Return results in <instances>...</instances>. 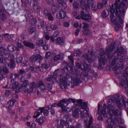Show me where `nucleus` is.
Wrapping results in <instances>:
<instances>
[{
	"instance_id": "f257e3e1",
	"label": "nucleus",
	"mask_w": 128,
	"mask_h": 128,
	"mask_svg": "<svg viewBox=\"0 0 128 128\" xmlns=\"http://www.w3.org/2000/svg\"><path fill=\"white\" fill-rule=\"evenodd\" d=\"M124 97L120 95H118L117 98L113 97L107 101L108 106L107 107L105 104H103V108L104 110H102L103 115L105 116L108 118L106 120L108 124V128H113L112 126L116 124L114 120L112 118L113 116H118V113L120 114V112L116 108V106L118 108L120 106H125Z\"/></svg>"
},
{
	"instance_id": "f03ea898",
	"label": "nucleus",
	"mask_w": 128,
	"mask_h": 128,
	"mask_svg": "<svg viewBox=\"0 0 128 128\" xmlns=\"http://www.w3.org/2000/svg\"><path fill=\"white\" fill-rule=\"evenodd\" d=\"M127 3L126 0H118L116 1L115 3L111 6L110 5L108 6L107 10H104L102 12V16L103 18H106L110 13V17L112 23L116 25L115 28L117 30L120 27L118 22L117 19L121 24L123 23V20L121 17L124 16L125 12V4Z\"/></svg>"
},
{
	"instance_id": "7ed1b4c3",
	"label": "nucleus",
	"mask_w": 128,
	"mask_h": 128,
	"mask_svg": "<svg viewBox=\"0 0 128 128\" xmlns=\"http://www.w3.org/2000/svg\"><path fill=\"white\" fill-rule=\"evenodd\" d=\"M78 0L80 4V7L82 10L80 13L82 18L83 20L87 21L88 20V4H86L85 0Z\"/></svg>"
},
{
	"instance_id": "20e7f679",
	"label": "nucleus",
	"mask_w": 128,
	"mask_h": 128,
	"mask_svg": "<svg viewBox=\"0 0 128 128\" xmlns=\"http://www.w3.org/2000/svg\"><path fill=\"white\" fill-rule=\"evenodd\" d=\"M72 79L71 82H70L69 85L71 88H74L75 86H77L81 82L80 76L78 72H76Z\"/></svg>"
},
{
	"instance_id": "39448f33",
	"label": "nucleus",
	"mask_w": 128,
	"mask_h": 128,
	"mask_svg": "<svg viewBox=\"0 0 128 128\" xmlns=\"http://www.w3.org/2000/svg\"><path fill=\"white\" fill-rule=\"evenodd\" d=\"M96 6V4L92 0H88V8L91 7L92 9L94 11H96L98 9H100L103 8L104 4L100 2H98Z\"/></svg>"
},
{
	"instance_id": "423d86ee",
	"label": "nucleus",
	"mask_w": 128,
	"mask_h": 128,
	"mask_svg": "<svg viewBox=\"0 0 128 128\" xmlns=\"http://www.w3.org/2000/svg\"><path fill=\"white\" fill-rule=\"evenodd\" d=\"M70 102L68 99H63L61 100L59 102V105L62 109V112L65 113L66 112V106Z\"/></svg>"
},
{
	"instance_id": "0eeeda50",
	"label": "nucleus",
	"mask_w": 128,
	"mask_h": 128,
	"mask_svg": "<svg viewBox=\"0 0 128 128\" xmlns=\"http://www.w3.org/2000/svg\"><path fill=\"white\" fill-rule=\"evenodd\" d=\"M123 48L122 47L118 48L116 51V53H117V56L113 59L111 64L112 66L115 65V64L117 62L118 58L120 57V56L123 53Z\"/></svg>"
},
{
	"instance_id": "6e6552de",
	"label": "nucleus",
	"mask_w": 128,
	"mask_h": 128,
	"mask_svg": "<svg viewBox=\"0 0 128 128\" xmlns=\"http://www.w3.org/2000/svg\"><path fill=\"white\" fill-rule=\"evenodd\" d=\"M58 77L61 82L60 87L62 89L64 90L66 89L67 86V82L66 78L64 76L61 74H60Z\"/></svg>"
},
{
	"instance_id": "1a4fd4ad",
	"label": "nucleus",
	"mask_w": 128,
	"mask_h": 128,
	"mask_svg": "<svg viewBox=\"0 0 128 128\" xmlns=\"http://www.w3.org/2000/svg\"><path fill=\"white\" fill-rule=\"evenodd\" d=\"M48 110V109L44 110V108H39L37 110L38 111L34 113L33 117L34 118H37L42 114L43 111L44 115L45 116L49 114Z\"/></svg>"
},
{
	"instance_id": "9d476101",
	"label": "nucleus",
	"mask_w": 128,
	"mask_h": 128,
	"mask_svg": "<svg viewBox=\"0 0 128 128\" xmlns=\"http://www.w3.org/2000/svg\"><path fill=\"white\" fill-rule=\"evenodd\" d=\"M114 48V44H112L110 46V47H108L106 49V54H108L107 59L109 60H110L114 56V54L111 53V52L113 50Z\"/></svg>"
},
{
	"instance_id": "9b49d317",
	"label": "nucleus",
	"mask_w": 128,
	"mask_h": 128,
	"mask_svg": "<svg viewBox=\"0 0 128 128\" xmlns=\"http://www.w3.org/2000/svg\"><path fill=\"white\" fill-rule=\"evenodd\" d=\"M100 55L98 56V57L99 58V61L100 62H102L103 65L105 64L106 61L104 55V50L102 48L100 49Z\"/></svg>"
},
{
	"instance_id": "f8f14e48",
	"label": "nucleus",
	"mask_w": 128,
	"mask_h": 128,
	"mask_svg": "<svg viewBox=\"0 0 128 128\" xmlns=\"http://www.w3.org/2000/svg\"><path fill=\"white\" fill-rule=\"evenodd\" d=\"M118 58V60L117 63H116L115 64L117 65L118 64H119L118 66H119L120 68H122L124 66V64L123 63L124 61H126L128 59V57L126 56H124L120 58Z\"/></svg>"
},
{
	"instance_id": "ddd939ff",
	"label": "nucleus",
	"mask_w": 128,
	"mask_h": 128,
	"mask_svg": "<svg viewBox=\"0 0 128 128\" xmlns=\"http://www.w3.org/2000/svg\"><path fill=\"white\" fill-rule=\"evenodd\" d=\"M30 6H32L34 10L37 12L40 13V12H42V9L38 6V2H30Z\"/></svg>"
},
{
	"instance_id": "4468645a",
	"label": "nucleus",
	"mask_w": 128,
	"mask_h": 128,
	"mask_svg": "<svg viewBox=\"0 0 128 128\" xmlns=\"http://www.w3.org/2000/svg\"><path fill=\"white\" fill-rule=\"evenodd\" d=\"M43 59V58L39 54H37L36 55H33L31 56L30 58V60L32 62H40L39 60H41Z\"/></svg>"
},
{
	"instance_id": "2eb2a0df",
	"label": "nucleus",
	"mask_w": 128,
	"mask_h": 128,
	"mask_svg": "<svg viewBox=\"0 0 128 128\" xmlns=\"http://www.w3.org/2000/svg\"><path fill=\"white\" fill-rule=\"evenodd\" d=\"M11 57V55L9 52L6 53L4 54V56L0 57V62L3 64H5L6 62V60L4 59V58L7 60H9Z\"/></svg>"
},
{
	"instance_id": "dca6fc26",
	"label": "nucleus",
	"mask_w": 128,
	"mask_h": 128,
	"mask_svg": "<svg viewBox=\"0 0 128 128\" xmlns=\"http://www.w3.org/2000/svg\"><path fill=\"white\" fill-rule=\"evenodd\" d=\"M37 86L42 92H44L46 91L47 89L46 86L42 80H40L38 82Z\"/></svg>"
},
{
	"instance_id": "f3484780",
	"label": "nucleus",
	"mask_w": 128,
	"mask_h": 128,
	"mask_svg": "<svg viewBox=\"0 0 128 128\" xmlns=\"http://www.w3.org/2000/svg\"><path fill=\"white\" fill-rule=\"evenodd\" d=\"M0 21L2 22L5 21L7 18L6 11L3 9L0 8Z\"/></svg>"
},
{
	"instance_id": "a211bd4d",
	"label": "nucleus",
	"mask_w": 128,
	"mask_h": 128,
	"mask_svg": "<svg viewBox=\"0 0 128 128\" xmlns=\"http://www.w3.org/2000/svg\"><path fill=\"white\" fill-rule=\"evenodd\" d=\"M66 13L63 11L58 12L56 14V16L58 18L62 19L64 18L66 16Z\"/></svg>"
},
{
	"instance_id": "6ab92c4d",
	"label": "nucleus",
	"mask_w": 128,
	"mask_h": 128,
	"mask_svg": "<svg viewBox=\"0 0 128 128\" xmlns=\"http://www.w3.org/2000/svg\"><path fill=\"white\" fill-rule=\"evenodd\" d=\"M46 81L50 82V83L52 84L54 81H56V79L53 75H49L48 78H45Z\"/></svg>"
},
{
	"instance_id": "aec40b11",
	"label": "nucleus",
	"mask_w": 128,
	"mask_h": 128,
	"mask_svg": "<svg viewBox=\"0 0 128 128\" xmlns=\"http://www.w3.org/2000/svg\"><path fill=\"white\" fill-rule=\"evenodd\" d=\"M58 4L61 5L62 8L63 9H65L67 7L66 3L65 0H57Z\"/></svg>"
},
{
	"instance_id": "412c9836",
	"label": "nucleus",
	"mask_w": 128,
	"mask_h": 128,
	"mask_svg": "<svg viewBox=\"0 0 128 128\" xmlns=\"http://www.w3.org/2000/svg\"><path fill=\"white\" fill-rule=\"evenodd\" d=\"M81 108L84 110L83 112L87 115H88V111L87 110V104L86 102H83L82 104Z\"/></svg>"
},
{
	"instance_id": "4be33fe9",
	"label": "nucleus",
	"mask_w": 128,
	"mask_h": 128,
	"mask_svg": "<svg viewBox=\"0 0 128 128\" xmlns=\"http://www.w3.org/2000/svg\"><path fill=\"white\" fill-rule=\"evenodd\" d=\"M124 78L122 80L121 82H124V83L123 82V84H127V83L128 81L126 82V81L127 80V76H128V71H127L126 72H125L123 73L122 74Z\"/></svg>"
},
{
	"instance_id": "5701e85b",
	"label": "nucleus",
	"mask_w": 128,
	"mask_h": 128,
	"mask_svg": "<svg viewBox=\"0 0 128 128\" xmlns=\"http://www.w3.org/2000/svg\"><path fill=\"white\" fill-rule=\"evenodd\" d=\"M69 122H66L65 120H62L60 121V125L64 128H67L69 126Z\"/></svg>"
},
{
	"instance_id": "b1692460",
	"label": "nucleus",
	"mask_w": 128,
	"mask_h": 128,
	"mask_svg": "<svg viewBox=\"0 0 128 128\" xmlns=\"http://www.w3.org/2000/svg\"><path fill=\"white\" fill-rule=\"evenodd\" d=\"M23 44L25 46L31 48H34V46L33 43L32 42L24 41V42Z\"/></svg>"
},
{
	"instance_id": "393cba45",
	"label": "nucleus",
	"mask_w": 128,
	"mask_h": 128,
	"mask_svg": "<svg viewBox=\"0 0 128 128\" xmlns=\"http://www.w3.org/2000/svg\"><path fill=\"white\" fill-rule=\"evenodd\" d=\"M36 120L38 124L40 125L42 124L46 120V118L45 117H42Z\"/></svg>"
},
{
	"instance_id": "a878e982",
	"label": "nucleus",
	"mask_w": 128,
	"mask_h": 128,
	"mask_svg": "<svg viewBox=\"0 0 128 128\" xmlns=\"http://www.w3.org/2000/svg\"><path fill=\"white\" fill-rule=\"evenodd\" d=\"M123 82H120V84L121 86L124 87L125 88L126 94L128 96V81L127 83V84H124ZM123 82L124 83V82Z\"/></svg>"
},
{
	"instance_id": "bb28decb",
	"label": "nucleus",
	"mask_w": 128,
	"mask_h": 128,
	"mask_svg": "<svg viewBox=\"0 0 128 128\" xmlns=\"http://www.w3.org/2000/svg\"><path fill=\"white\" fill-rule=\"evenodd\" d=\"M57 43L60 45H62L64 44V40L62 38H58L56 40Z\"/></svg>"
},
{
	"instance_id": "cd10ccee",
	"label": "nucleus",
	"mask_w": 128,
	"mask_h": 128,
	"mask_svg": "<svg viewBox=\"0 0 128 128\" xmlns=\"http://www.w3.org/2000/svg\"><path fill=\"white\" fill-rule=\"evenodd\" d=\"M6 50L4 48L0 47V56H2V57L4 56V54L6 53Z\"/></svg>"
},
{
	"instance_id": "c85d7f7f",
	"label": "nucleus",
	"mask_w": 128,
	"mask_h": 128,
	"mask_svg": "<svg viewBox=\"0 0 128 128\" xmlns=\"http://www.w3.org/2000/svg\"><path fill=\"white\" fill-rule=\"evenodd\" d=\"M58 8L57 5L56 4H52L51 8V10L53 13H54L57 12L58 10Z\"/></svg>"
},
{
	"instance_id": "c756f323",
	"label": "nucleus",
	"mask_w": 128,
	"mask_h": 128,
	"mask_svg": "<svg viewBox=\"0 0 128 128\" xmlns=\"http://www.w3.org/2000/svg\"><path fill=\"white\" fill-rule=\"evenodd\" d=\"M18 82H14L11 85L10 87L11 88L13 89H15L17 88H21L22 87V86H21L20 87H19L18 86Z\"/></svg>"
},
{
	"instance_id": "7c9ffc66",
	"label": "nucleus",
	"mask_w": 128,
	"mask_h": 128,
	"mask_svg": "<svg viewBox=\"0 0 128 128\" xmlns=\"http://www.w3.org/2000/svg\"><path fill=\"white\" fill-rule=\"evenodd\" d=\"M16 102V101L14 99L10 100L8 102V105L10 106L8 107V108L10 110V107H12L13 106L14 104V102Z\"/></svg>"
},
{
	"instance_id": "2f4dec72",
	"label": "nucleus",
	"mask_w": 128,
	"mask_h": 128,
	"mask_svg": "<svg viewBox=\"0 0 128 128\" xmlns=\"http://www.w3.org/2000/svg\"><path fill=\"white\" fill-rule=\"evenodd\" d=\"M70 114H69L68 115H65L64 117V118L65 119H66V122H72V120L70 118Z\"/></svg>"
},
{
	"instance_id": "473e14b6",
	"label": "nucleus",
	"mask_w": 128,
	"mask_h": 128,
	"mask_svg": "<svg viewBox=\"0 0 128 128\" xmlns=\"http://www.w3.org/2000/svg\"><path fill=\"white\" fill-rule=\"evenodd\" d=\"M62 58H63L62 56V55L61 54H59L54 56V60L55 61H57Z\"/></svg>"
},
{
	"instance_id": "72a5a7b5",
	"label": "nucleus",
	"mask_w": 128,
	"mask_h": 128,
	"mask_svg": "<svg viewBox=\"0 0 128 128\" xmlns=\"http://www.w3.org/2000/svg\"><path fill=\"white\" fill-rule=\"evenodd\" d=\"M73 6L74 9L76 10H78L80 8L79 4L76 2H74L73 4Z\"/></svg>"
},
{
	"instance_id": "f704fd0d",
	"label": "nucleus",
	"mask_w": 128,
	"mask_h": 128,
	"mask_svg": "<svg viewBox=\"0 0 128 128\" xmlns=\"http://www.w3.org/2000/svg\"><path fill=\"white\" fill-rule=\"evenodd\" d=\"M72 115L74 118H78L79 116V114L78 110H76L72 112Z\"/></svg>"
},
{
	"instance_id": "c9c22d12",
	"label": "nucleus",
	"mask_w": 128,
	"mask_h": 128,
	"mask_svg": "<svg viewBox=\"0 0 128 128\" xmlns=\"http://www.w3.org/2000/svg\"><path fill=\"white\" fill-rule=\"evenodd\" d=\"M15 47L12 44H10L8 46V50L10 52H13L14 50Z\"/></svg>"
},
{
	"instance_id": "e433bc0d",
	"label": "nucleus",
	"mask_w": 128,
	"mask_h": 128,
	"mask_svg": "<svg viewBox=\"0 0 128 128\" xmlns=\"http://www.w3.org/2000/svg\"><path fill=\"white\" fill-rule=\"evenodd\" d=\"M42 68L45 69H47L49 67L50 65L49 62H46L42 64Z\"/></svg>"
},
{
	"instance_id": "4c0bfd02",
	"label": "nucleus",
	"mask_w": 128,
	"mask_h": 128,
	"mask_svg": "<svg viewBox=\"0 0 128 128\" xmlns=\"http://www.w3.org/2000/svg\"><path fill=\"white\" fill-rule=\"evenodd\" d=\"M3 35L6 38H7L10 41L12 40V36L11 35H9L8 33L4 34Z\"/></svg>"
},
{
	"instance_id": "58836bf2",
	"label": "nucleus",
	"mask_w": 128,
	"mask_h": 128,
	"mask_svg": "<svg viewBox=\"0 0 128 128\" xmlns=\"http://www.w3.org/2000/svg\"><path fill=\"white\" fill-rule=\"evenodd\" d=\"M18 74H19L20 76H25L26 74V72L22 69L18 71Z\"/></svg>"
},
{
	"instance_id": "ea45409f",
	"label": "nucleus",
	"mask_w": 128,
	"mask_h": 128,
	"mask_svg": "<svg viewBox=\"0 0 128 128\" xmlns=\"http://www.w3.org/2000/svg\"><path fill=\"white\" fill-rule=\"evenodd\" d=\"M28 30L30 32H35L36 31V27L34 26H30L28 28Z\"/></svg>"
},
{
	"instance_id": "a19ab883",
	"label": "nucleus",
	"mask_w": 128,
	"mask_h": 128,
	"mask_svg": "<svg viewBox=\"0 0 128 128\" xmlns=\"http://www.w3.org/2000/svg\"><path fill=\"white\" fill-rule=\"evenodd\" d=\"M36 44L37 45L39 46H40V45H43V41L42 40H38L36 41Z\"/></svg>"
},
{
	"instance_id": "79ce46f5",
	"label": "nucleus",
	"mask_w": 128,
	"mask_h": 128,
	"mask_svg": "<svg viewBox=\"0 0 128 128\" xmlns=\"http://www.w3.org/2000/svg\"><path fill=\"white\" fill-rule=\"evenodd\" d=\"M115 119L118 122L121 124H123L124 122V120L120 118H115Z\"/></svg>"
},
{
	"instance_id": "37998d69",
	"label": "nucleus",
	"mask_w": 128,
	"mask_h": 128,
	"mask_svg": "<svg viewBox=\"0 0 128 128\" xmlns=\"http://www.w3.org/2000/svg\"><path fill=\"white\" fill-rule=\"evenodd\" d=\"M17 45L18 46H17L15 48L16 49L17 51H19L20 49L23 47V46L21 44H20L19 42L17 43Z\"/></svg>"
},
{
	"instance_id": "c03bdc74",
	"label": "nucleus",
	"mask_w": 128,
	"mask_h": 128,
	"mask_svg": "<svg viewBox=\"0 0 128 128\" xmlns=\"http://www.w3.org/2000/svg\"><path fill=\"white\" fill-rule=\"evenodd\" d=\"M30 20L29 22H30L32 25H34V26L37 23V21L36 20L33 18Z\"/></svg>"
},
{
	"instance_id": "a18cd8bd",
	"label": "nucleus",
	"mask_w": 128,
	"mask_h": 128,
	"mask_svg": "<svg viewBox=\"0 0 128 128\" xmlns=\"http://www.w3.org/2000/svg\"><path fill=\"white\" fill-rule=\"evenodd\" d=\"M50 13L48 12V11L46 9H44L43 11L44 16L46 17L48 16Z\"/></svg>"
},
{
	"instance_id": "49530a36",
	"label": "nucleus",
	"mask_w": 128,
	"mask_h": 128,
	"mask_svg": "<svg viewBox=\"0 0 128 128\" xmlns=\"http://www.w3.org/2000/svg\"><path fill=\"white\" fill-rule=\"evenodd\" d=\"M60 72V71L58 69H56L54 71V74L53 75L56 79L58 74Z\"/></svg>"
},
{
	"instance_id": "de8ad7c7",
	"label": "nucleus",
	"mask_w": 128,
	"mask_h": 128,
	"mask_svg": "<svg viewBox=\"0 0 128 128\" xmlns=\"http://www.w3.org/2000/svg\"><path fill=\"white\" fill-rule=\"evenodd\" d=\"M10 65L11 67L13 68H14L15 67L16 64L14 62V60L13 59H12L10 61Z\"/></svg>"
},
{
	"instance_id": "09e8293b",
	"label": "nucleus",
	"mask_w": 128,
	"mask_h": 128,
	"mask_svg": "<svg viewBox=\"0 0 128 128\" xmlns=\"http://www.w3.org/2000/svg\"><path fill=\"white\" fill-rule=\"evenodd\" d=\"M22 84L23 86L24 87H26L27 86H28L30 84L28 81L26 80L23 82Z\"/></svg>"
},
{
	"instance_id": "8fccbe9b",
	"label": "nucleus",
	"mask_w": 128,
	"mask_h": 128,
	"mask_svg": "<svg viewBox=\"0 0 128 128\" xmlns=\"http://www.w3.org/2000/svg\"><path fill=\"white\" fill-rule=\"evenodd\" d=\"M22 60V56H20L16 59V62L17 63H20Z\"/></svg>"
},
{
	"instance_id": "3c124183",
	"label": "nucleus",
	"mask_w": 128,
	"mask_h": 128,
	"mask_svg": "<svg viewBox=\"0 0 128 128\" xmlns=\"http://www.w3.org/2000/svg\"><path fill=\"white\" fill-rule=\"evenodd\" d=\"M88 117L89 118V120L88 121V128H89L92 122V117L91 116H90L88 115Z\"/></svg>"
},
{
	"instance_id": "603ef678",
	"label": "nucleus",
	"mask_w": 128,
	"mask_h": 128,
	"mask_svg": "<svg viewBox=\"0 0 128 128\" xmlns=\"http://www.w3.org/2000/svg\"><path fill=\"white\" fill-rule=\"evenodd\" d=\"M36 85V84L34 82H32L30 84L29 87H31L33 89L35 88Z\"/></svg>"
},
{
	"instance_id": "864d4df0",
	"label": "nucleus",
	"mask_w": 128,
	"mask_h": 128,
	"mask_svg": "<svg viewBox=\"0 0 128 128\" xmlns=\"http://www.w3.org/2000/svg\"><path fill=\"white\" fill-rule=\"evenodd\" d=\"M21 2L22 6H26L28 4V1L26 0H22Z\"/></svg>"
},
{
	"instance_id": "5fc2aeb1",
	"label": "nucleus",
	"mask_w": 128,
	"mask_h": 128,
	"mask_svg": "<svg viewBox=\"0 0 128 128\" xmlns=\"http://www.w3.org/2000/svg\"><path fill=\"white\" fill-rule=\"evenodd\" d=\"M49 106L50 107V108H53L54 107H60L59 103L58 104L55 103L53 104L52 105H50Z\"/></svg>"
},
{
	"instance_id": "6e6d98bb",
	"label": "nucleus",
	"mask_w": 128,
	"mask_h": 128,
	"mask_svg": "<svg viewBox=\"0 0 128 128\" xmlns=\"http://www.w3.org/2000/svg\"><path fill=\"white\" fill-rule=\"evenodd\" d=\"M46 108H47L48 110L50 109V112L52 115L54 114L55 113V110L53 109V108H50V107L49 106H47L46 107Z\"/></svg>"
},
{
	"instance_id": "4d7b16f0",
	"label": "nucleus",
	"mask_w": 128,
	"mask_h": 128,
	"mask_svg": "<svg viewBox=\"0 0 128 128\" xmlns=\"http://www.w3.org/2000/svg\"><path fill=\"white\" fill-rule=\"evenodd\" d=\"M46 2L48 4L52 5L54 4V0H46Z\"/></svg>"
},
{
	"instance_id": "13d9d810",
	"label": "nucleus",
	"mask_w": 128,
	"mask_h": 128,
	"mask_svg": "<svg viewBox=\"0 0 128 128\" xmlns=\"http://www.w3.org/2000/svg\"><path fill=\"white\" fill-rule=\"evenodd\" d=\"M82 58L83 60L87 61L88 60V56L87 54H84L82 56Z\"/></svg>"
},
{
	"instance_id": "bf43d9fd",
	"label": "nucleus",
	"mask_w": 128,
	"mask_h": 128,
	"mask_svg": "<svg viewBox=\"0 0 128 128\" xmlns=\"http://www.w3.org/2000/svg\"><path fill=\"white\" fill-rule=\"evenodd\" d=\"M91 72L92 73V75L94 77H97L98 75L96 73L94 72L93 70L90 71V70L89 67H88V72L91 73Z\"/></svg>"
},
{
	"instance_id": "052dcab7",
	"label": "nucleus",
	"mask_w": 128,
	"mask_h": 128,
	"mask_svg": "<svg viewBox=\"0 0 128 128\" xmlns=\"http://www.w3.org/2000/svg\"><path fill=\"white\" fill-rule=\"evenodd\" d=\"M2 71L5 74L8 73L9 72V70L8 68L6 67L3 68L2 69Z\"/></svg>"
},
{
	"instance_id": "680f3d73",
	"label": "nucleus",
	"mask_w": 128,
	"mask_h": 128,
	"mask_svg": "<svg viewBox=\"0 0 128 128\" xmlns=\"http://www.w3.org/2000/svg\"><path fill=\"white\" fill-rule=\"evenodd\" d=\"M88 65L85 62L84 63V70L86 71L88 70Z\"/></svg>"
},
{
	"instance_id": "e2e57ef3",
	"label": "nucleus",
	"mask_w": 128,
	"mask_h": 128,
	"mask_svg": "<svg viewBox=\"0 0 128 128\" xmlns=\"http://www.w3.org/2000/svg\"><path fill=\"white\" fill-rule=\"evenodd\" d=\"M30 69L32 71H34V72H36L37 70V67L35 68L32 66H31L30 67Z\"/></svg>"
},
{
	"instance_id": "0e129e2a",
	"label": "nucleus",
	"mask_w": 128,
	"mask_h": 128,
	"mask_svg": "<svg viewBox=\"0 0 128 128\" xmlns=\"http://www.w3.org/2000/svg\"><path fill=\"white\" fill-rule=\"evenodd\" d=\"M7 76L6 74H4L2 73H0V80H2L4 77V76Z\"/></svg>"
},
{
	"instance_id": "69168bd1",
	"label": "nucleus",
	"mask_w": 128,
	"mask_h": 128,
	"mask_svg": "<svg viewBox=\"0 0 128 128\" xmlns=\"http://www.w3.org/2000/svg\"><path fill=\"white\" fill-rule=\"evenodd\" d=\"M48 18V19L49 20L52 21L54 20V18L52 16L51 14H50L49 15L47 16Z\"/></svg>"
},
{
	"instance_id": "338daca9",
	"label": "nucleus",
	"mask_w": 128,
	"mask_h": 128,
	"mask_svg": "<svg viewBox=\"0 0 128 128\" xmlns=\"http://www.w3.org/2000/svg\"><path fill=\"white\" fill-rule=\"evenodd\" d=\"M81 52L80 51V50H77L75 53H74V55L75 56H76L77 55H78L80 54L81 53Z\"/></svg>"
},
{
	"instance_id": "774afa93",
	"label": "nucleus",
	"mask_w": 128,
	"mask_h": 128,
	"mask_svg": "<svg viewBox=\"0 0 128 128\" xmlns=\"http://www.w3.org/2000/svg\"><path fill=\"white\" fill-rule=\"evenodd\" d=\"M28 64V62L27 60L24 61L22 64V66H27Z\"/></svg>"
}]
</instances>
